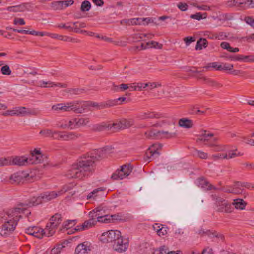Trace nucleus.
Returning a JSON list of instances; mask_svg holds the SVG:
<instances>
[{"label": "nucleus", "mask_w": 254, "mask_h": 254, "mask_svg": "<svg viewBox=\"0 0 254 254\" xmlns=\"http://www.w3.org/2000/svg\"><path fill=\"white\" fill-rule=\"evenodd\" d=\"M80 136V134L76 132H66L64 131H62V139L64 140H74L78 138Z\"/></svg>", "instance_id": "obj_25"}, {"label": "nucleus", "mask_w": 254, "mask_h": 254, "mask_svg": "<svg viewBox=\"0 0 254 254\" xmlns=\"http://www.w3.org/2000/svg\"><path fill=\"white\" fill-rule=\"evenodd\" d=\"M212 198L215 201L214 204L217 211L226 213H230L233 211L234 208L231 204L226 199L216 195H212Z\"/></svg>", "instance_id": "obj_5"}, {"label": "nucleus", "mask_w": 254, "mask_h": 254, "mask_svg": "<svg viewBox=\"0 0 254 254\" xmlns=\"http://www.w3.org/2000/svg\"><path fill=\"white\" fill-rule=\"evenodd\" d=\"M179 125L182 127L190 128L192 127L193 123L192 121L186 118H183L179 120Z\"/></svg>", "instance_id": "obj_31"}, {"label": "nucleus", "mask_w": 254, "mask_h": 254, "mask_svg": "<svg viewBox=\"0 0 254 254\" xmlns=\"http://www.w3.org/2000/svg\"><path fill=\"white\" fill-rule=\"evenodd\" d=\"M205 144L212 148V150L215 152L225 151L227 150L228 145L225 144H218L217 143H208Z\"/></svg>", "instance_id": "obj_22"}, {"label": "nucleus", "mask_w": 254, "mask_h": 254, "mask_svg": "<svg viewBox=\"0 0 254 254\" xmlns=\"http://www.w3.org/2000/svg\"><path fill=\"white\" fill-rule=\"evenodd\" d=\"M102 103L98 104L96 102H93L90 101L84 102L82 105V108H81L80 109H84V110L86 108L90 107H95L98 109H104V107H101V106H100V105H102Z\"/></svg>", "instance_id": "obj_30"}, {"label": "nucleus", "mask_w": 254, "mask_h": 254, "mask_svg": "<svg viewBox=\"0 0 254 254\" xmlns=\"http://www.w3.org/2000/svg\"><path fill=\"white\" fill-rule=\"evenodd\" d=\"M112 149L111 147L106 146L88 152L71 166L66 175L70 178L79 179L88 176L94 171L95 161L107 157Z\"/></svg>", "instance_id": "obj_1"}, {"label": "nucleus", "mask_w": 254, "mask_h": 254, "mask_svg": "<svg viewBox=\"0 0 254 254\" xmlns=\"http://www.w3.org/2000/svg\"><path fill=\"white\" fill-rule=\"evenodd\" d=\"M243 153L238 151L237 149L229 151L228 153H225V159L229 160L237 157L243 156Z\"/></svg>", "instance_id": "obj_29"}, {"label": "nucleus", "mask_w": 254, "mask_h": 254, "mask_svg": "<svg viewBox=\"0 0 254 254\" xmlns=\"http://www.w3.org/2000/svg\"><path fill=\"white\" fill-rule=\"evenodd\" d=\"M199 184L201 186V187L204 189H206L207 190H211L212 189L216 190V189L212 185L209 184V182L206 181L203 179H199Z\"/></svg>", "instance_id": "obj_38"}, {"label": "nucleus", "mask_w": 254, "mask_h": 254, "mask_svg": "<svg viewBox=\"0 0 254 254\" xmlns=\"http://www.w3.org/2000/svg\"><path fill=\"white\" fill-rule=\"evenodd\" d=\"M91 8V3L88 0L83 1L81 5L80 9L82 11H88Z\"/></svg>", "instance_id": "obj_47"}, {"label": "nucleus", "mask_w": 254, "mask_h": 254, "mask_svg": "<svg viewBox=\"0 0 254 254\" xmlns=\"http://www.w3.org/2000/svg\"><path fill=\"white\" fill-rule=\"evenodd\" d=\"M107 215L106 214L105 210L102 206H98L92 211L89 212V216L90 217H93L95 219L98 218V217L104 216Z\"/></svg>", "instance_id": "obj_21"}, {"label": "nucleus", "mask_w": 254, "mask_h": 254, "mask_svg": "<svg viewBox=\"0 0 254 254\" xmlns=\"http://www.w3.org/2000/svg\"><path fill=\"white\" fill-rule=\"evenodd\" d=\"M54 131L52 129L49 128H45L41 130L39 134L44 137H54Z\"/></svg>", "instance_id": "obj_37"}, {"label": "nucleus", "mask_w": 254, "mask_h": 254, "mask_svg": "<svg viewBox=\"0 0 254 254\" xmlns=\"http://www.w3.org/2000/svg\"><path fill=\"white\" fill-rule=\"evenodd\" d=\"M211 158L214 161L225 159V153H217L211 156Z\"/></svg>", "instance_id": "obj_50"}, {"label": "nucleus", "mask_w": 254, "mask_h": 254, "mask_svg": "<svg viewBox=\"0 0 254 254\" xmlns=\"http://www.w3.org/2000/svg\"><path fill=\"white\" fill-rule=\"evenodd\" d=\"M178 7L182 11H186L188 9V5L186 3L179 2L177 4Z\"/></svg>", "instance_id": "obj_64"}, {"label": "nucleus", "mask_w": 254, "mask_h": 254, "mask_svg": "<svg viewBox=\"0 0 254 254\" xmlns=\"http://www.w3.org/2000/svg\"><path fill=\"white\" fill-rule=\"evenodd\" d=\"M195 155L201 159H207L209 157L208 154L207 152H204L201 150L196 149L195 150Z\"/></svg>", "instance_id": "obj_42"}, {"label": "nucleus", "mask_w": 254, "mask_h": 254, "mask_svg": "<svg viewBox=\"0 0 254 254\" xmlns=\"http://www.w3.org/2000/svg\"><path fill=\"white\" fill-rule=\"evenodd\" d=\"M63 218L61 214L56 213L50 219V222L47 223L45 229V235L47 237L53 236L56 229L61 223Z\"/></svg>", "instance_id": "obj_4"}, {"label": "nucleus", "mask_w": 254, "mask_h": 254, "mask_svg": "<svg viewBox=\"0 0 254 254\" xmlns=\"http://www.w3.org/2000/svg\"><path fill=\"white\" fill-rule=\"evenodd\" d=\"M110 218L111 219V222H113L115 220L121 222H125L129 220V217L122 213H118L110 215Z\"/></svg>", "instance_id": "obj_26"}, {"label": "nucleus", "mask_w": 254, "mask_h": 254, "mask_svg": "<svg viewBox=\"0 0 254 254\" xmlns=\"http://www.w3.org/2000/svg\"><path fill=\"white\" fill-rule=\"evenodd\" d=\"M245 56L244 55H235V56H231L227 58L231 61H244L245 62Z\"/></svg>", "instance_id": "obj_54"}, {"label": "nucleus", "mask_w": 254, "mask_h": 254, "mask_svg": "<svg viewBox=\"0 0 254 254\" xmlns=\"http://www.w3.org/2000/svg\"><path fill=\"white\" fill-rule=\"evenodd\" d=\"M0 71L1 73L5 75H9L11 74V71L7 65H5L1 67Z\"/></svg>", "instance_id": "obj_57"}, {"label": "nucleus", "mask_w": 254, "mask_h": 254, "mask_svg": "<svg viewBox=\"0 0 254 254\" xmlns=\"http://www.w3.org/2000/svg\"><path fill=\"white\" fill-rule=\"evenodd\" d=\"M141 49H145L147 48H152L154 47L158 49H161L162 47V45L161 44H159L158 42L152 41L151 42H149L146 43L145 45L143 44H141Z\"/></svg>", "instance_id": "obj_33"}, {"label": "nucleus", "mask_w": 254, "mask_h": 254, "mask_svg": "<svg viewBox=\"0 0 254 254\" xmlns=\"http://www.w3.org/2000/svg\"><path fill=\"white\" fill-rule=\"evenodd\" d=\"M92 249L91 244L85 241L79 244L75 249V254H85L90 252Z\"/></svg>", "instance_id": "obj_12"}, {"label": "nucleus", "mask_w": 254, "mask_h": 254, "mask_svg": "<svg viewBox=\"0 0 254 254\" xmlns=\"http://www.w3.org/2000/svg\"><path fill=\"white\" fill-rule=\"evenodd\" d=\"M120 104L121 103L117 102L116 99H114L109 100L106 103H102L100 106H101V107H104V108H106Z\"/></svg>", "instance_id": "obj_40"}, {"label": "nucleus", "mask_w": 254, "mask_h": 254, "mask_svg": "<svg viewBox=\"0 0 254 254\" xmlns=\"http://www.w3.org/2000/svg\"><path fill=\"white\" fill-rule=\"evenodd\" d=\"M132 170V166L129 165H125L121 167L120 169H118L112 175V179L113 180H122L128 176Z\"/></svg>", "instance_id": "obj_8"}, {"label": "nucleus", "mask_w": 254, "mask_h": 254, "mask_svg": "<svg viewBox=\"0 0 254 254\" xmlns=\"http://www.w3.org/2000/svg\"><path fill=\"white\" fill-rule=\"evenodd\" d=\"M129 245L128 240L122 236L117 238L113 244L112 248L114 251L119 253H122L126 252Z\"/></svg>", "instance_id": "obj_7"}, {"label": "nucleus", "mask_w": 254, "mask_h": 254, "mask_svg": "<svg viewBox=\"0 0 254 254\" xmlns=\"http://www.w3.org/2000/svg\"><path fill=\"white\" fill-rule=\"evenodd\" d=\"M43 160V155L39 149H34L31 152V155L28 158V164H38Z\"/></svg>", "instance_id": "obj_13"}, {"label": "nucleus", "mask_w": 254, "mask_h": 254, "mask_svg": "<svg viewBox=\"0 0 254 254\" xmlns=\"http://www.w3.org/2000/svg\"><path fill=\"white\" fill-rule=\"evenodd\" d=\"M121 232L118 230H109L105 232L100 236V240L104 243L114 242L120 236Z\"/></svg>", "instance_id": "obj_9"}, {"label": "nucleus", "mask_w": 254, "mask_h": 254, "mask_svg": "<svg viewBox=\"0 0 254 254\" xmlns=\"http://www.w3.org/2000/svg\"><path fill=\"white\" fill-rule=\"evenodd\" d=\"M153 229L160 237H163L167 233V228L162 225L156 223L153 225Z\"/></svg>", "instance_id": "obj_24"}, {"label": "nucleus", "mask_w": 254, "mask_h": 254, "mask_svg": "<svg viewBox=\"0 0 254 254\" xmlns=\"http://www.w3.org/2000/svg\"><path fill=\"white\" fill-rule=\"evenodd\" d=\"M24 207V203H20L14 208L0 212V222L3 223L0 227L1 236L6 238L12 233L21 217L20 214L26 211Z\"/></svg>", "instance_id": "obj_2"}, {"label": "nucleus", "mask_w": 254, "mask_h": 254, "mask_svg": "<svg viewBox=\"0 0 254 254\" xmlns=\"http://www.w3.org/2000/svg\"><path fill=\"white\" fill-rule=\"evenodd\" d=\"M153 35L151 33H141L139 34V37L141 40H144L146 38L147 39H151L153 37Z\"/></svg>", "instance_id": "obj_63"}, {"label": "nucleus", "mask_w": 254, "mask_h": 254, "mask_svg": "<svg viewBox=\"0 0 254 254\" xmlns=\"http://www.w3.org/2000/svg\"><path fill=\"white\" fill-rule=\"evenodd\" d=\"M134 124L133 119H123L120 121L113 123V132L118 131L119 129L127 128L132 126Z\"/></svg>", "instance_id": "obj_10"}, {"label": "nucleus", "mask_w": 254, "mask_h": 254, "mask_svg": "<svg viewBox=\"0 0 254 254\" xmlns=\"http://www.w3.org/2000/svg\"><path fill=\"white\" fill-rule=\"evenodd\" d=\"M10 160L9 159V157L4 158H0V167L10 166Z\"/></svg>", "instance_id": "obj_53"}, {"label": "nucleus", "mask_w": 254, "mask_h": 254, "mask_svg": "<svg viewBox=\"0 0 254 254\" xmlns=\"http://www.w3.org/2000/svg\"><path fill=\"white\" fill-rule=\"evenodd\" d=\"M49 83H54L51 81H45L43 80L40 81L38 82V86L41 88H49V87H54V86H50L49 85Z\"/></svg>", "instance_id": "obj_60"}, {"label": "nucleus", "mask_w": 254, "mask_h": 254, "mask_svg": "<svg viewBox=\"0 0 254 254\" xmlns=\"http://www.w3.org/2000/svg\"><path fill=\"white\" fill-rule=\"evenodd\" d=\"M52 109L55 111L69 112L73 111L77 113H81L84 111V109L77 107L75 102L59 103L53 105L52 107Z\"/></svg>", "instance_id": "obj_6"}, {"label": "nucleus", "mask_w": 254, "mask_h": 254, "mask_svg": "<svg viewBox=\"0 0 254 254\" xmlns=\"http://www.w3.org/2000/svg\"><path fill=\"white\" fill-rule=\"evenodd\" d=\"M26 110L27 108L24 107H21L18 108L15 110L16 115H22V116H26Z\"/></svg>", "instance_id": "obj_59"}, {"label": "nucleus", "mask_w": 254, "mask_h": 254, "mask_svg": "<svg viewBox=\"0 0 254 254\" xmlns=\"http://www.w3.org/2000/svg\"><path fill=\"white\" fill-rule=\"evenodd\" d=\"M51 8L55 10H62L63 9L61 1H54L51 3Z\"/></svg>", "instance_id": "obj_45"}, {"label": "nucleus", "mask_w": 254, "mask_h": 254, "mask_svg": "<svg viewBox=\"0 0 254 254\" xmlns=\"http://www.w3.org/2000/svg\"><path fill=\"white\" fill-rule=\"evenodd\" d=\"M161 84L158 82H147L145 83V86L148 90H152L155 88L160 87Z\"/></svg>", "instance_id": "obj_51"}, {"label": "nucleus", "mask_w": 254, "mask_h": 254, "mask_svg": "<svg viewBox=\"0 0 254 254\" xmlns=\"http://www.w3.org/2000/svg\"><path fill=\"white\" fill-rule=\"evenodd\" d=\"M90 122V119L88 118H75V125L76 127L78 128L81 126L87 125Z\"/></svg>", "instance_id": "obj_32"}, {"label": "nucleus", "mask_w": 254, "mask_h": 254, "mask_svg": "<svg viewBox=\"0 0 254 254\" xmlns=\"http://www.w3.org/2000/svg\"><path fill=\"white\" fill-rule=\"evenodd\" d=\"M234 65L232 64L222 63L219 64V70H232Z\"/></svg>", "instance_id": "obj_43"}, {"label": "nucleus", "mask_w": 254, "mask_h": 254, "mask_svg": "<svg viewBox=\"0 0 254 254\" xmlns=\"http://www.w3.org/2000/svg\"><path fill=\"white\" fill-rule=\"evenodd\" d=\"M70 23H72L73 25L74 32L75 33L80 32L79 28H85L86 27V23L82 22L76 21L74 22H70ZM69 24V23H67V24Z\"/></svg>", "instance_id": "obj_35"}, {"label": "nucleus", "mask_w": 254, "mask_h": 254, "mask_svg": "<svg viewBox=\"0 0 254 254\" xmlns=\"http://www.w3.org/2000/svg\"><path fill=\"white\" fill-rule=\"evenodd\" d=\"M96 221L97 222L98 221L104 223H111V219L110 215H104V216L102 217H98V218L97 219Z\"/></svg>", "instance_id": "obj_49"}, {"label": "nucleus", "mask_w": 254, "mask_h": 254, "mask_svg": "<svg viewBox=\"0 0 254 254\" xmlns=\"http://www.w3.org/2000/svg\"><path fill=\"white\" fill-rule=\"evenodd\" d=\"M10 165L23 166L28 164V158L23 156L9 157Z\"/></svg>", "instance_id": "obj_16"}, {"label": "nucleus", "mask_w": 254, "mask_h": 254, "mask_svg": "<svg viewBox=\"0 0 254 254\" xmlns=\"http://www.w3.org/2000/svg\"><path fill=\"white\" fill-rule=\"evenodd\" d=\"M239 183H241V182H237L233 186V193L238 194L243 193V190L241 189L243 188L242 186L238 185Z\"/></svg>", "instance_id": "obj_41"}, {"label": "nucleus", "mask_w": 254, "mask_h": 254, "mask_svg": "<svg viewBox=\"0 0 254 254\" xmlns=\"http://www.w3.org/2000/svg\"><path fill=\"white\" fill-rule=\"evenodd\" d=\"M39 113V111L36 109H27L26 116L37 115Z\"/></svg>", "instance_id": "obj_62"}, {"label": "nucleus", "mask_w": 254, "mask_h": 254, "mask_svg": "<svg viewBox=\"0 0 254 254\" xmlns=\"http://www.w3.org/2000/svg\"><path fill=\"white\" fill-rule=\"evenodd\" d=\"M91 218V219L85 221L81 225L77 226L76 228H75V230L77 231L84 230L88 229L95 226L97 223V221L94 218Z\"/></svg>", "instance_id": "obj_18"}, {"label": "nucleus", "mask_w": 254, "mask_h": 254, "mask_svg": "<svg viewBox=\"0 0 254 254\" xmlns=\"http://www.w3.org/2000/svg\"><path fill=\"white\" fill-rule=\"evenodd\" d=\"M70 95H79L84 92L85 90L83 88H68L64 91Z\"/></svg>", "instance_id": "obj_34"}, {"label": "nucleus", "mask_w": 254, "mask_h": 254, "mask_svg": "<svg viewBox=\"0 0 254 254\" xmlns=\"http://www.w3.org/2000/svg\"><path fill=\"white\" fill-rule=\"evenodd\" d=\"M61 195L59 191H47L41 194L40 196L37 197H33L28 200L27 203H24L25 208L27 210V208L37 205L43 202H47L53 199L56 198L57 196Z\"/></svg>", "instance_id": "obj_3"}, {"label": "nucleus", "mask_w": 254, "mask_h": 254, "mask_svg": "<svg viewBox=\"0 0 254 254\" xmlns=\"http://www.w3.org/2000/svg\"><path fill=\"white\" fill-rule=\"evenodd\" d=\"M129 88L128 84H122L119 86L114 85L112 90L115 91H119V90L121 91H125Z\"/></svg>", "instance_id": "obj_52"}, {"label": "nucleus", "mask_w": 254, "mask_h": 254, "mask_svg": "<svg viewBox=\"0 0 254 254\" xmlns=\"http://www.w3.org/2000/svg\"><path fill=\"white\" fill-rule=\"evenodd\" d=\"M207 46V42L205 39H199L196 43L195 49L196 50H201L202 47L205 48Z\"/></svg>", "instance_id": "obj_39"}, {"label": "nucleus", "mask_w": 254, "mask_h": 254, "mask_svg": "<svg viewBox=\"0 0 254 254\" xmlns=\"http://www.w3.org/2000/svg\"><path fill=\"white\" fill-rule=\"evenodd\" d=\"M113 123H102L100 124H97L94 126L93 129L96 131H102L108 130L113 131Z\"/></svg>", "instance_id": "obj_23"}, {"label": "nucleus", "mask_w": 254, "mask_h": 254, "mask_svg": "<svg viewBox=\"0 0 254 254\" xmlns=\"http://www.w3.org/2000/svg\"><path fill=\"white\" fill-rule=\"evenodd\" d=\"M58 127L63 129H73L76 128L75 125V118L70 120H63L58 124Z\"/></svg>", "instance_id": "obj_15"}, {"label": "nucleus", "mask_w": 254, "mask_h": 254, "mask_svg": "<svg viewBox=\"0 0 254 254\" xmlns=\"http://www.w3.org/2000/svg\"><path fill=\"white\" fill-rule=\"evenodd\" d=\"M158 131L155 129H150L144 132V135L147 138L158 139Z\"/></svg>", "instance_id": "obj_36"}, {"label": "nucleus", "mask_w": 254, "mask_h": 254, "mask_svg": "<svg viewBox=\"0 0 254 254\" xmlns=\"http://www.w3.org/2000/svg\"><path fill=\"white\" fill-rule=\"evenodd\" d=\"M149 20L147 18H134L126 20V23L129 25H145L148 24Z\"/></svg>", "instance_id": "obj_19"}, {"label": "nucleus", "mask_w": 254, "mask_h": 254, "mask_svg": "<svg viewBox=\"0 0 254 254\" xmlns=\"http://www.w3.org/2000/svg\"><path fill=\"white\" fill-rule=\"evenodd\" d=\"M158 139L171 138L174 137L176 134L175 132H169L164 130H158Z\"/></svg>", "instance_id": "obj_28"}, {"label": "nucleus", "mask_w": 254, "mask_h": 254, "mask_svg": "<svg viewBox=\"0 0 254 254\" xmlns=\"http://www.w3.org/2000/svg\"><path fill=\"white\" fill-rule=\"evenodd\" d=\"M167 249L165 246H162L159 249L155 250L152 254H166Z\"/></svg>", "instance_id": "obj_61"}, {"label": "nucleus", "mask_w": 254, "mask_h": 254, "mask_svg": "<svg viewBox=\"0 0 254 254\" xmlns=\"http://www.w3.org/2000/svg\"><path fill=\"white\" fill-rule=\"evenodd\" d=\"M76 224L75 220H67L64 222L63 224V227L66 229H69L70 227H72Z\"/></svg>", "instance_id": "obj_55"}, {"label": "nucleus", "mask_w": 254, "mask_h": 254, "mask_svg": "<svg viewBox=\"0 0 254 254\" xmlns=\"http://www.w3.org/2000/svg\"><path fill=\"white\" fill-rule=\"evenodd\" d=\"M228 35L225 32H219L214 33V37H215V39L223 40L228 39Z\"/></svg>", "instance_id": "obj_48"}, {"label": "nucleus", "mask_w": 254, "mask_h": 254, "mask_svg": "<svg viewBox=\"0 0 254 254\" xmlns=\"http://www.w3.org/2000/svg\"><path fill=\"white\" fill-rule=\"evenodd\" d=\"M136 118L139 120H146L152 118H161V116L158 113H155L151 112H141L138 114L136 116Z\"/></svg>", "instance_id": "obj_20"}, {"label": "nucleus", "mask_w": 254, "mask_h": 254, "mask_svg": "<svg viewBox=\"0 0 254 254\" xmlns=\"http://www.w3.org/2000/svg\"><path fill=\"white\" fill-rule=\"evenodd\" d=\"M22 178V173L18 172L12 174L10 176V179L13 182L19 183L21 181Z\"/></svg>", "instance_id": "obj_44"}, {"label": "nucleus", "mask_w": 254, "mask_h": 254, "mask_svg": "<svg viewBox=\"0 0 254 254\" xmlns=\"http://www.w3.org/2000/svg\"><path fill=\"white\" fill-rule=\"evenodd\" d=\"M30 4V2L23 3L19 5L8 6L6 8V9L9 11H12L13 12H23L25 10L29 11L30 9L28 7L27 5Z\"/></svg>", "instance_id": "obj_17"}, {"label": "nucleus", "mask_w": 254, "mask_h": 254, "mask_svg": "<svg viewBox=\"0 0 254 254\" xmlns=\"http://www.w3.org/2000/svg\"><path fill=\"white\" fill-rule=\"evenodd\" d=\"M104 190V189L103 188H99L98 189H96L94 190L92 192L89 193L88 195L87 196V199H90L92 198H94L97 195V193L99 191Z\"/></svg>", "instance_id": "obj_46"}, {"label": "nucleus", "mask_w": 254, "mask_h": 254, "mask_svg": "<svg viewBox=\"0 0 254 254\" xmlns=\"http://www.w3.org/2000/svg\"><path fill=\"white\" fill-rule=\"evenodd\" d=\"M25 232L37 238H41L45 235V229L38 227H30L25 229Z\"/></svg>", "instance_id": "obj_14"}, {"label": "nucleus", "mask_w": 254, "mask_h": 254, "mask_svg": "<svg viewBox=\"0 0 254 254\" xmlns=\"http://www.w3.org/2000/svg\"><path fill=\"white\" fill-rule=\"evenodd\" d=\"M64 248L61 245H57L51 250L50 254H60L62 249Z\"/></svg>", "instance_id": "obj_56"}, {"label": "nucleus", "mask_w": 254, "mask_h": 254, "mask_svg": "<svg viewBox=\"0 0 254 254\" xmlns=\"http://www.w3.org/2000/svg\"><path fill=\"white\" fill-rule=\"evenodd\" d=\"M162 147V145L158 143H155L152 144L148 148L145 154L144 159L147 161L151 157L154 156H158L159 152L158 150Z\"/></svg>", "instance_id": "obj_11"}, {"label": "nucleus", "mask_w": 254, "mask_h": 254, "mask_svg": "<svg viewBox=\"0 0 254 254\" xmlns=\"http://www.w3.org/2000/svg\"><path fill=\"white\" fill-rule=\"evenodd\" d=\"M73 184H68V185L64 186L63 187V188L60 190L59 191L60 192V194L61 195L64 192L71 190L73 188Z\"/></svg>", "instance_id": "obj_58"}, {"label": "nucleus", "mask_w": 254, "mask_h": 254, "mask_svg": "<svg viewBox=\"0 0 254 254\" xmlns=\"http://www.w3.org/2000/svg\"><path fill=\"white\" fill-rule=\"evenodd\" d=\"M247 204V203L243 199L237 198L234 200L232 204L236 209L244 210Z\"/></svg>", "instance_id": "obj_27"}]
</instances>
